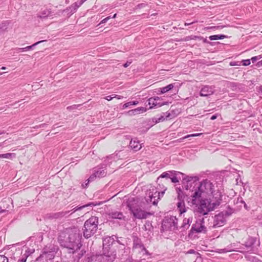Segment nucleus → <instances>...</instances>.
Masks as SVG:
<instances>
[{
	"label": "nucleus",
	"instance_id": "obj_1",
	"mask_svg": "<svg viewBox=\"0 0 262 262\" xmlns=\"http://www.w3.org/2000/svg\"><path fill=\"white\" fill-rule=\"evenodd\" d=\"M198 177L188 176L185 188L193 205H199L198 211L203 215L216 208L221 203L222 194L215 190L214 185L210 181L198 182Z\"/></svg>",
	"mask_w": 262,
	"mask_h": 262
},
{
	"label": "nucleus",
	"instance_id": "obj_2",
	"mask_svg": "<svg viewBox=\"0 0 262 262\" xmlns=\"http://www.w3.org/2000/svg\"><path fill=\"white\" fill-rule=\"evenodd\" d=\"M81 236L78 228L67 229L59 236L58 240L61 245L72 250L74 253L79 250L81 246L80 239Z\"/></svg>",
	"mask_w": 262,
	"mask_h": 262
},
{
	"label": "nucleus",
	"instance_id": "obj_3",
	"mask_svg": "<svg viewBox=\"0 0 262 262\" xmlns=\"http://www.w3.org/2000/svg\"><path fill=\"white\" fill-rule=\"evenodd\" d=\"M149 205L144 202H140L138 199L131 198L127 202V206L133 215L138 219H145L151 214L147 211Z\"/></svg>",
	"mask_w": 262,
	"mask_h": 262
},
{
	"label": "nucleus",
	"instance_id": "obj_4",
	"mask_svg": "<svg viewBox=\"0 0 262 262\" xmlns=\"http://www.w3.org/2000/svg\"><path fill=\"white\" fill-rule=\"evenodd\" d=\"M98 219L96 216H92L87 220L82 228L84 237L88 238L94 235L98 229Z\"/></svg>",
	"mask_w": 262,
	"mask_h": 262
},
{
	"label": "nucleus",
	"instance_id": "obj_5",
	"mask_svg": "<svg viewBox=\"0 0 262 262\" xmlns=\"http://www.w3.org/2000/svg\"><path fill=\"white\" fill-rule=\"evenodd\" d=\"M58 250V247L55 245H50L45 247L42 253L36 258V261L40 262H49L54 259Z\"/></svg>",
	"mask_w": 262,
	"mask_h": 262
},
{
	"label": "nucleus",
	"instance_id": "obj_6",
	"mask_svg": "<svg viewBox=\"0 0 262 262\" xmlns=\"http://www.w3.org/2000/svg\"><path fill=\"white\" fill-rule=\"evenodd\" d=\"M166 189L160 192L157 191L156 188L151 187L146 193L145 198L146 203L148 204L151 203L153 205H156L160 197L163 195Z\"/></svg>",
	"mask_w": 262,
	"mask_h": 262
},
{
	"label": "nucleus",
	"instance_id": "obj_7",
	"mask_svg": "<svg viewBox=\"0 0 262 262\" xmlns=\"http://www.w3.org/2000/svg\"><path fill=\"white\" fill-rule=\"evenodd\" d=\"M162 228L164 230L174 231L178 229V219L173 216L165 217L164 219Z\"/></svg>",
	"mask_w": 262,
	"mask_h": 262
},
{
	"label": "nucleus",
	"instance_id": "obj_8",
	"mask_svg": "<svg viewBox=\"0 0 262 262\" xmlns=\"http://www.w3.org/2000/svg\"><path fill=\"white\" fill-rule=\"evenodd\" d=\"M116 258V251L109 250L107 253H103L94 256L93 260L94 262H113Z\"/></svg>",
	"mask_w": 262,
	"mask_h": 262
},
{
	"label": "nucleus",
	"instance_id": "obj_9",
	"mask_svg": "<svg viewBox=\"0 0 262 262\" xmlns=\"http://www.w3.org/2000/svg\"><path fill=\"white\" fill-rule=\"evenodd\" d=\"M226 216L224 211H222L214 216L213 228L219 227L223 226L226 222Z\"/></svg>",
	"mask_w": 262,
	"mask_h": 262
},
{
	"label": "nucleus",
	"instance_id": "obj_10",
	"mask_svg": "<svg viewBox=\"0 0 262 262\" xmlns=\"http://www.w3.org/2000/svg\"><path fill=\"white\" fill-rule=\"evenodd\" d=\"M191 231H194L197 233H206L207 229L204 225V219L196 221L195 224L192 225Z\"/></svg>",
	"mask_w": 262,
	"mask_h": 262
},
{
	"label": "nucleus",
	"instance_id": "obj_11",
	"mask_svg": "<svg viewBox=\"0 0 262 262\" xmlns=\"http://www.w3.org/2000/svg\"><path fill=\"white\" fill-rule=\"evenodd\" d=\"M104 168V167H99L95 168L94 170V172L89 178V181H92L96 178H101L102 177H105L106 174V172Z\"/></svg>",
	"mask_w": 262,
	"mask_h": 262
},
{
	"label": "nucleus",
	"instance_id": "obj_12",
	"mask_svg": "<svg viewBox=\"0 0 262 262\" xmlns=\"http://www.w3.org/2000/svg\"><path fill=\"white\" fill-rule=\"evenodd\" d=\"M160 100V98L159 97H151L148 99V105H150L149 109H152L154 107H161L165 104H166V102L161 103L159 102Z\"/></svg>",
	"mask_w": 262,
	"mask_h": 262
},
{
	"label": "nucleus",
	"instance_id": "obj_13",
	"mask_svg": "<svg viewBox=\"0 0 262 262\" xmlns=\"http://www.w3.org/2000/svg\"><path fill=\"white\" fill-rule=\"evenodd\" d=\"M35 252V248L33 246L25 245L21 249V256L27 259V258Z\"/></svg>",
	"mask_w": 262,
	"mask_h": 262
},
{
	"label": "nucleus",
	"instance_id": "obj_14",
	"mask_svg": "<svg viewBox=\"0 0 262 262\" xmlns=\"http://www.w3.org/2000/svg\"><path fill=\"white\" fill-rule=\"evenodd\" d=\"M215 92L214 88L212 86L205 85L200 91V95L202 97H208Z\"/></svg>",
	"mask_w": 262,
	"mask_h": 262
},
{
	"label": "nucleus",
	"instance_id": "obj_15",
	"mask_svg": "<svg viewBox=\"0 0 262 262\" xmlns=\"http://www.w3.org/2000/svg\"><path fill=\"white\" fill-rule=\"evenodd\" d=\"M106 214L110 218L119 220H123L124 219V216L122 212L120 211L112 210L107 212Z\"/></svg>",
	"mask_w": 262,
	"mask_h": 262
},
{
	"label": "nucleus",
	"instance_id": "obj_16",
	"mask_svg": "<svg viewBox=\"0 0 262 262\" xmlns=\"http://www.w3.org/2000/svg\"><path fill=\"white\" fill-rule=\"evenodd\" d=\"M147 111V108L144 107H139L137 108L130 110L127 112V114L129 116H133L139 115Z\"/></svg>",
	"mask_w": 262,
	"mask_h": 262
},
{
	"label": "nucleus",
	"instance_id": "obj_17",
	"mask_svg": "<svg viewBox=\"0 0 262 262\" xmlns=\"http://www.w3.org/2000/svg\"><path fill=\"white\" fill-rule=\"evenodd\" d=\"M129 146L132 149L136 151L140 150L142 147L141 144H140L137 139H132L129 143Z\"/></svg>",
	"mask_w": 262,
	"mask_h": 262
},
{
	"label": "nucleus",
	"instance_id": "obj_18",
	"mask_svg": "<svg viewBox=\"0 0 262 262\" xmlns=\"http://www.w3.org/2000/svg\"><path fill=\"white\" fill-rule=\"evenodd\" d=\"M192 222V217H189L188 218H185L183 220L182 225L180 227V229H182V231H185L189 228L190 227V224Z\"/></svg>",
	"mask_w": 262,
	"mask_h": 262
},
{
	"label": "nucleus",
	"instance_id": "obj_19",
	"mask_svg": "<svg viewBox=\"0 0 262 262\" xmlns=\"http://www.w3.org/2000/svg\"><path fill=\"white\" fill-rule=\"evenodd\" d=\"M178 197L179 200V202L177 203V207L179 210L180 213L181 214H182V213L186 212L185 203L183 200H181V198H182V196H181V194L180 193H178Z\"/></svg>",
	"mask_w": 262,
	"mask_h": 262
},
{
	"label": "nucleus",
	"instance_id": "obj_20",
	"mask_svg": "<svg viewBox=\"0 0 262 262\" xmlns=\"http://www.w3.org/2000/svg\"><path fill=\"white\" fill-rule=\"evenodd\" d=\"M170 113L168 112H166L165 113H163L162 115L158 118H152V121L155 123H159L160 122L163 121L165 119H168L170 117Z\"/></svg>",
	"mask_w": 262,
	"mask_h": 262
},
{
	"label": "nucleus",
	"instance_id": "obj_21",
	"mask_svg": "<svg viewBox=\"0 0 262 262\" xmlns=\"http://www.w3.org/2000/svg\"><path fill=\"white\" fill-rule=\"evenodd\" d=\"M116 238V236H107L104 238L103 240V247H108L112 245L114 243Z\"/></svg>",
	"mask_w": 262,
	"mask_h": 262
},
{
	"label": "nucleus",
	"instance_id": "obj_22",
	"mask_svg": "<svg viewBox=\"0 0 262 262\" xmlns=\"http://www.w3.org/2000/svg\"><path fill=\"white\" fill-rule=\"evenodd\" d=\"M255 242V239L252 237H250L247 239L244 245L246 247L247 250H249L252 248ZM249 251V250H248V251Z\"/></svg>",
	"mask_w": 262,
	"mask_h": 262
},
{
	"label": "nucleus",
	"instance_id": "obj_23",
	"mask_svg": "<svg viewBox=\"0 0 262 262\" xmlns=\"http://www.w3.org/2000/svg\"><path fill=\"white\" fill-rule=\"evenodd\" d=\"M85 0H80L79 2H77L72 4L70 7V9H71V11H75L84 2Z\"/></svg>",
	"mask_w": 262,
	"mask_h": 262
},
{
	"label": "nucleus",
	"instance_id": "obj_24",
	"mask_svg": "<svg viewBox=\"0 0 262 262\" xmlns=\"http://www.w3.org/2000/svg\"><path fill=\"white\" fill-rule=\"evenodd\" d=\"M51 14V11L46 9L45 10H42L40 12H39L37 14V17L40 18H45L49 16Z\"/></svg>",
	"mask_w": 262,
	"mask_h": 262
},
{
	"label": "nucleus",
	"instance_id": "obj_25",
	"mask_svg": "<svg viewBox=\"0 0 262 262\" xmlns=\"http://www.w3.org/2000/svg\"><path fill=\"white\" fill-rule=\"evenodd\" d=\"M45 40H41V41L36 42V43L33 44L31 46H27V47H26L25 48H18L17 50L18 51V52H25V51H27L29 50L30 49H32L33 48V47L36 46V45H38L40 42H43Z\"/></svg>",
	"mask_w": 262,
	"mask_h": 262
},
{
	"label": "nucleus",
	"instance_id": "obj_26",
	"mask_svg": "<svg viewBox=\"0 0 262 262\" xmlns=\"http://www.w3.org/2000/svg\"><path fill=\"white\" fill-rule=\"evenodd\" d=\"M133 248L134 250H138L139 248H141V250L145 252V253H147L148 251L146 250L144 246L138 242V241H134Z\"/></svg>",
	"mask_w": 262,
	"mask_h": 262
},
{
	"label": "nucleus",
	"instance_id": "obj_27",
	"mask_svg": "<svg viewBox=\"0 0 262 262\" xmlns=\"http://www.w3.org/2000/svg\"><path fill=\"white\" fill-rule=\"evenodd\" d=\"M209 38L211 40H214L217 39H222L227 38V36L224 35H214L209 36Z\"/></svg>",
	"mask_w": 262,
	"mask_h": 262
},
{
	"label": "nucleus",
	"instance_id": "obj_28",
	"mask_svg": "<svg viewBox=\"0 0 262 262\" xmlns=\"http://www.w3.org/2000/svg\"><path fill=\"white\" fill-rule=\"evenodd\" d=\"M173 88V85L172 84H170L166 86L163 87L160 89L161 93L163 94L166 92H167L169 90H171Z\"/></svg>",
	"mask_w": 262,
	"mask_h": 262
},
{
	"label": "nucleus",
	"instance_id": "obj_29",
	"mask_svg": "<svg viewBox=\"0 0 262 262\" xmlns=\"http://www.w3.org/2000/svg\"><path fill=\"white\" fill-rule=\"evenodd\" d=\"M231 251H237V252H241V253H243L244 252V251L242 250H231L229 247L219 250V252L220 253H227V252H231Z\"/></svg>",
	"mask_w": 262,
	"mask_h": 262
},
{
	"label": "nucleus",
	"instance_id": "obj_30",
	"mask_svg": "<svg viewBox=\"0 0 262 262\" xmlns=\"http://www.w3.org/2000/svg\"><path fill=\"white\" fill-rule=\"evenodd\" d=\"M138 103H139V101H134L128 102L124 103L123 105V108L125 109V108L128 107L130 105H136Z\"/></svg>",
	"mask_w": 262,
	"mask_h": 262
},
{
	"label": "nucleus",
	"instance_id": "obj_31",
	"mask_svg": "<svg viewBox=\"0 0 262 262\" xmlns=\"http://www.w3.org/2000/svg\"><path fill=\"white\" fill-rule=\"evenodd\" d=\"M15 157L16 154L14 153L4 154V158L5 159H12L13 158H15Z\"/></svg>",
	"mask_w": 262,
	"mask_h": 262
},
{
	"label": "nucleus",
	"instance_id": "obj_32",
	"mask_svg": "<svg viewBox=\"0 0 262 262\" xmlns=\"http://www.w3.org/2000/svg\"><path fill=\"white\" fill-rule=\"evenodd\" d=\"M225 216L226 217L230 215L233 212V210L231 208L228 207L226 210H224Z\"/></svg>",
	"mask_w": 262,
	"mask_h": 262
},
{
	"label": "nucleus",
	"instance_id": "obj_33",
	"mask_svg": "<svg viewBox=\"0 0 262 262\" xmlns=\"http://www.w3.org/2000/svg\"><path fill=\"white\" fill-rule=\"evenodd\" d=\"M91 205H94L93 203H90V204H86V205H83L80 207H75L74 208L73 210V212H75V211L78 210H80L83 208H85V207H87V206H91Z\"/></svg>",
	"mask_w": 262,
	"mask_h": 262
},
{
	"label": "nucleus",
	"instance_id": "obj_34",
	"mask_svg": "<svg viewBox=\"0 0 262 262\" xmlns=\"http://www.w3.org/2000/svg\"><path fill=\"white\" fill-rule=\"evenodd\" d=\"M160 178H166V179H170V174L169 173L167 172H163L162 174H161V176L158 178V181L160 180Z\"/></svg>",
	"mask_w": 262,
	"mask_h": 262
},
{
	"label": "nucleus",
	"instance_id": "obj_35",
	"mask_svg": "<svg viewBox=\"0 0 262 262\" xmlns=\"http://www.w3.org/2000/svg\"><path fill=\"white\" fill-rule=\"evenodd\" d=\"M0 262H8V258L4 255H0Z\"/></svg>",
	"mask_w": 262,
	"mask_h": 262
},
{
	"label": "nucleus",
	"instance_id": "obj_36",
	"mask_svg": "<svg viewBox=\"0 0 262 262\" xmlns=\"http://www.w3.org/2000/svg\"><path fill=\"white\" fill-rule=\"evenodd\" d=\"M243 65L245 66H249L250 64V59H245L242 61Z\"/></svg>",
	"mask_w": 262,
	"mask_h": 262
},
{
	"label": "nucleus",
	"instance_id": "obj_37",
	"mask_svg": "<svg viewBox=\"0 0 262 262\" xmlns=\"http://www.w3.org/2000/svg\"><path fill=\"white\" fill-rule=\"evenodd\" d=\"M115 97H116V96H112V95H110V96H107L106 97H105V99L108 101H110L111 100H112L113 98H114Z\"/></svg>",
	"mask_w": 262,
	"mask_h": 262
},
{
	"label": "nucleus",
	"instance_id": "obj_38",
	"mask_svg": "<svg viewBox=\"0 0 262 262\" xmlns=\"http://www.w3.org/2000/svg\"><path fill=\"white\" fill-rule=\"evenodd\" d=\"M170 179L171 180V182L172 183H177L178 182V179L176 177H173L172 178H170Z\"/></svg>",
	"mask_w": 262,
	"mask_h": 262
},
{
	"label": "nucleus",
	"instance_id": "obj_39",
	"mask_svg": "<svg viewBox=\"0 0 262 262\" xmlns=\"http://www.w3.org/2000/svg\"><path fill=\"white\" fill-rule=\"evenodd\" d=\"M261 57L259 56H254L251 58V60H252V62H254L256 61H257L258 59H260Z\"/></svg>",
	"mask_w": 262,
	"mask_h": 262
},
{
	"label": "nucleus",
	"instance_id": "obj_40",
	"mask_svg": "<svg viewBox=\"0 0 262 262\" xmlns=\"http://www.w3.org/2000/svg\"><path fill=\"white\" fill-rule=\"evenodd\" d=\"M190 137H192V136H190V135H188L182 138H180L179 139V142H182L184 139H186V138H190Z\"/></svg>",
	"mask_w": 262,
	"mask_h": 262
},
{
	"label": "nucleus",
	"instance_id": "obj_41",
	"mask_svg": "<svg viewBox=\"0 0 262 262\" xmlns=\"http://www.w3.org/2000/svg\"><path fill=\"white\" fill-rule=\"evenodd\" d=\"M111 18V16H108L103 19H102L100 23V24H104L110 18Z\"/></svg>",
	"mask_w": 262,
	"mask_h": 262
},
{
	"label": "nucleus",
	"instance_id": "obj_42",
	"mask_svg": "<svg viewBox=\"0 0 262 262\" xmlns=\"http://www.w3.org/2000/svg\"><path fill=\"white\" fill-rule=\"evenodd\" d=\"M26 260H27V259H26L25 258H24V257H23V256H21V257L18 259L17 262H26Z\"/></svg>",
	"mask_w": 262,
	"mask_h": 262
},
{
	"label": "nucleus",
	"instance_id": "obj_43",
	"mask_svg": "<svg viewBox=\"0 0 262 262\" xmlns=\"http://www.w3.org/2000/svg\"><path fill=\"white\" fill-rule=\"evenodd\" d=\"M132 63V61H127L125 63L123 64L124 67L127 68Z\"/></svg>",
	"mask_w": 262,
	"mask_h": 262
},
{
	"label": "nucleus",
	"instance_id": "obj_44",
	"mask_svg": "<svg viewBox=\"0 0 262 262\" xmlns=\"http://www.w3.org/2000/svg\"><path fill=\"white\" fill-rule=\"evenodd\" d=\"M145 6V4L144 3L140 4L137 6V8L140 9Z\"/></svg>",
	"mask_w": 262,
	"mask_h": 262
},
{
	"label": "nucleus",
	"instance_id": "obj_45",
	"mask_svg": "<svg viewBox=\"0 0 262 262\" xmlns=\"http://www.w3.org/2000/svg\"><path fill=\"white\" fill-rule=\"evenodd\" d=\"M202 134V133L193 134H190V136H192V137H198V136H201Z\"/></svg>",
	"mask_w": 262,
	"mask_h": 262
},
{
	"label": "nucleus",
	"instance_id": "obj_46",
	"mask_svg": "<svg viewBox=\"0 0 262 262\" xmlns=\"http://www.w3.org/2000/svg\"><path fill=\"white\" fill-rule=\"evenodd\" d=\"M77 108V105H72V106H68L67 107V109L68 110H71V109H74V108Z\"/></svg>",
	"mask_w": 262,
	"mask_h": 262
},
{
	"label": "nucleus",
	"instance_id": "obj_47",
	"mask_svg": "<svg viewBox=\"0 0 262 262\" xmlns=\"http://www.w3.org/2000/svg\"><path fill=\"white\" fill-rule=\"evenodd\" d=\"M137 252H143V254H148V252L147 253H145V252L141 250V248H139L138 250H135Z\"/></svg>",
	"mask_w": 262,
	"mask_h": 262
},
{
	"label": "nucleus",
	"instance_id": "obj_48",
	"mask_svg": "<svg viewBox=\"0 0 262 262\" xmlns=\"http://www.w3.org/2000/svg\"><path fill=\"white\" fill-rule=\"evenodd\" d=\"M123 262H133V259L130 257H128Z\"/></svg>",
	"mask_w": 262,
	"mask_h": 262
},
{
	"label": "nucleus",
	"instance_id": "obj_49",
	"mask_svg": "<svg viewBox=\"0 0 262 262\" xmlns=\"http://www.w3.org/2000/svg\"><path fill=\"white\" fill-rule=\"evenodd\" d=\"M195 252L194 250H192V249H191L190 250H189L187 252V254H193Z\"/></svg>",
	"mask_w": 262,
	"mask_h": 262
},
{
	"label": "nucleus",
	"instance_id": "obj_50",
	"mask_svg": "<svg viewBox=\"0 0 262 262\" xmlns=\"http://www.w3.org/2000/svg\"><path fill=\"white\" fill-rule=\"evenodd\" d=\"M112 96H116V98H117L118 99H121L122 98H123V97H122V96H120V95H116V94H113V95H112Z\"/></svg>",
	"mask_w": 262,
	"mask_h": 262
},
{
	"label": "nucleus",
	"instance_id": "obj_51",
	"mask_svg": "<svg viewBox=\"0 0 262 262\" xmlns=\"http://www.w3.org/2000/svg\"><path fill=\"white\" fill-rule=\"evenodd\" d=\"M195 22V21H193V22H191V23H189V22L186 23L185 24V26H188V25H191V24H192L194 23Z\"/></svg>",
	"mask_w": 262,
	"mask_h": 262
},
{
	"label": "nucleus",
	"instance_id": "obj_52",
	"mask_svg": "<svg viewBox=\"0 0 262 262\" xmlns=\"http://www.w3.org/2000/svg\"><path fill=\"white\" fill-rule=\"evenodd\" d=\"M90 181H89V179L88 180V182L86 183L85 184H82V187L85 188L87 186V185H88Z\"/></svg>",
	"mask_w": 262,
	"mask_h": 262
},
{
	"label": "nucleus",
	"instance_id": "obj_53",
	"mask_svg": "<svg viewBox=\"0 0 262 262\" xmlns=\"http://www.w3.org/2000/svg\"><path fill=\"white\" fill-rule=\"evenodd\" d=\"M216 118V116L215 115H213L211 117V120H214Z\"/></svg>",
	"mask_w": 262,
	"mask_h": 262
},
{
	"label": "nucleus",
	"instance_id": "obj_54",
	"mask_svg": "<svg viewBox=\"0 0 262 262\" xmlns=\"http://www.w3.org/2000/svg\"><path fill=\"white\" fill-rule=\"evenodd\" d=\"M6 211L4 209H2V208H1V209H0V213H3V212H5Z\"/></svg>",
	"mask_w": 262,
	"mask_h": 262
},
{
	"label": "nucleus",
	"instance_id": "obj_55",
	"mask_svg": "<svg viewBox=\"0 0 262 262\" xmlns=\"http://www.w3.org/2000/svg\"><path fill=\"white\" fill-rule=\"evenodd\" d=\"M0 158H4V154H0Z\"/></svg>",
	"mask_w": 262,
	"mask_h": 262
},
{
	"label": "nucleus",
	"instance_id": "obj_56",
	"mask_svg": "<svg viewBox=\"0 0 262 262\" xmlns=\"http://www.w3.org/2000/svg\"><path fill=\"white\" fill-rule=\"evenodd\" d=\"M122 250H123L125 248H124V246L123 245H121L120 247Z\"/></svg>",
	"mask_w": 262,
	"mask_h": 262
},
{
	"label": "nucleus",
	"instance_id": "obj_57",
	"mask_svg": "<svg viewBox=\"0 0 262 262\" xmlns=\"http://www.w3.org/2000/svg\"><path fill=\"white\" fill-rule=\"evenodd\" d=\"M213 28H223V27H222V26H217V27H213Z\"/></svg>",
	"mask_w": 262,
	"mask_h": 262
},
{
	"label": "nucleus",
	"instance_id": "obj_58",
	"mask_svg": "<svg viewBox=\"0 0 262 262\" xmlns=\"http://www.w3.org/2000/svg\"><path fill=\"white\" fill-rule=\"evenodd\" d=\"M258 64H260L261 66H262V60L259 61L258 63Z\"/></svg>",
	"mask_w": 262,
	"mask_h": 262
},
{
	"label": "nucleus",
	"instance_id": "obj_59",
	"mask_svg": "<svg viewBox=\"0 0 262 262\" xmlns=\"http://www.w3.org/2000/svg\"><path fill=\"white\" fill-rule=\"evenodd\" d=\"M1 69L2 70H5L6 69V68L5 67H3Z\"/></svg>",
	"mask_w": 262,
	"mask_h": 262
},
{
	"label": "nucleus",
	"instance_id": "obj_60",
	"mask_svg": "<svg viewBox=\"0 0 262 262\" xmlns=\"http://www.w3.org/2000/svg\"><path fill=\"white\" fill-rule=\"evenodd\" d=\"M117 14H115L114 16H113V18H115L116 17Z\"/></svg>",
	"mask_w": 262,
	"mask_h": 262
},
{
	"label": "nucleus",
	"instance_id": "obj_61",
	"mask_svg": "<svg viewBox=\"0 0 262 262\" xmlns=\"http://www.w3.org/2000/svg\"><path fill=\"white\" fill-rule=\"evenodd\" d=\"M44 125H45L44 124H42L40 125L39 126V127H41L43 126Z\"/></svg>",
	"mask_w": 262,
	"mask_h": 262
},
{
	"label": "nucleus",
	"instance_id": "obj_62",
	"mask_svg": "<svg viewBox=\"0 0 262 262\" xmlns=\"http://www.w3.org/2000/svg\"><path fill=\"white\" fill-rule=\"evenodd\" d=\"M68 212H64V213H64L63 215H66L67 213H68Z\"/></svg>",
	"mask_w": 262,
	"mask_h": 262
},
{
	"label": "nucleus",
	"instance_id": "obj_63",
	"mask_svg": "<svg viewBox=\"0 0 262 262\" xmlns=\"http://www.w3.org/2000/svg\"><path fill=\"white\" fill-rule=\"evenodd\" d=\"M189 37H187L186 39V40H189Z\"/></svg>",
	"mask_w": 262,
	"mask_h": 262
},
{
	"label": "nucleus",
	"instance_id": "obj_64",
	"mask_svg": "<svg viewBox=\"0 0 262 262\" xmlns=\"http://www.w3.org/2000/svg\"><path fill=\"white\" fill-rule=\"evenodd\" d=\"M2 146V143L0 144V146Z\"/></svg>",
	"mask_w": 262,
	"mask_h": 262
}]
</instances>
